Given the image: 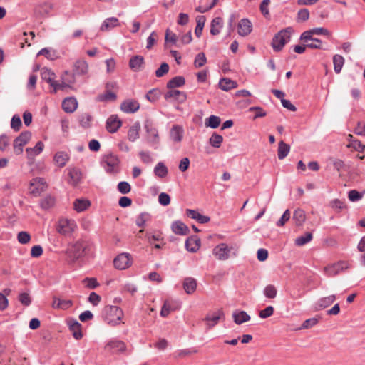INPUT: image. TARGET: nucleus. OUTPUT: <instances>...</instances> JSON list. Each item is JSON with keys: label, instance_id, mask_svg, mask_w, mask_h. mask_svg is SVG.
Masks as SVG:
<instances>
[{"label": "nucleus", "instance_id": "nucleus-13", "mask_svg": "<svg viewBox=\"0 0 365 365\" xmlns=\"http://www.w3.org/2000/svg\"><path fill=\"white\" fill-rule=\"evenodd\" d=\"M41 75L43 80L46 81L53 88L55 93V87L57 86V81L55 80L56 74L47 68H43L41 71Z\"/></svg>", "mask_w": 365, "mask_h": 365}, {"label": "nucleus", "instance_id": "nucleus-57", "mask_svg": "<svg viewBox=\"0 0 365 365\" xmlns=\"http://www.w3.org/2000/svg\"><path fill=\"white\" fill-rule=\"evenodd\" d=\"M222 142V137L220 135L214 133L210 138V143L215 148H219Z\"/></svg>", "mask_w": 365, "mask_h": 365}, {"label": "nucleus", "instance_id": "nucleus-38", "mask_svg": "<svg viewBox=\"0 0 365 365\" xmlns=\"http://www.w3.org/2000/svg\"><path fill=\"white\" fill-rule=\"evenodd\" d=\"M185 83V81L182 76H175L168 82L167 87L169 89H174L182 86Z\"/></svg>", "mask_w": 365, "mask_h": 365}, {"label": "nucleus", "instance_id": "nucleus-41", "mask_svg": "<svg viewBox=\"0 0 365 365\" xmlns=\"http://www.w3.org/2000/svg\"><path fill=\"white\" fill-rule=\"evenodd\" d=\"M290 150V146L285 143L284 141H280L279 143L277 155L279 159L282 160L289 153Z\"/></svg>", "mask_w": 365, "mask_h": 365}, {"label": "nucleus", "instance_id": "nucleus-37", "mask_svg": "<svg viewBox=\"0 0 365 365\" xmlns=\"http://www.w3.org/2000/svg\"><path fill=\"white\" fill-rule=\"evenodd\" d=\"M106 348H109L118 351H124L126 349L125 344L120 340H113L106 344Z\"/></svg>", "mask_w": 365, "mask_h": 365}, {"label": "nucleus", "instance_id": "nucleus-31", "mask_svg": "<svg viewBox=\"0 0 365 365\" xmlns=\"http://www.w3.org/2000/svg\"><path fill=\"white\" fill-rule=\"evenodd\" d=\"M197 287V281L192 277H187L183 282V288L188 294H192Z\"/></svg>", "mask_w": 365, "mask_h": 365}, {"label": "nucleus", "instance_id": "nucleus-1", "mask_svg": "<svg viewBox=\"0 0 365 365\" xmlns=\"http://www.w3.org/2000/svg\"><path fill=\"white\" fill-rule=\"evenodd\" d=\"M78 229V225L73 219L61 217L56 222V230L61 235L71 236Z\"/></svg>", "mask_w": 365, "mask_h": 365}, {"label": "nucleus", "instance_id": "nucleus-58", "mask_svg": "<svg viewBox=\"0 0 365 365\" xmlns=\"http://www.w3.org/2000/svg\"><path fill=\"white\" fill-rule=\"evenodd\" d=\"M118 190L122 194H127L130 192L131 187L128 182L122 181L118 184Z\"/></svg>", "mask_w": 365, "mask_h": 365}, {"label": "nucleus", "instance_id": "nucleus-46", "mask_svg": "<svg viewBox=\"0 0 365 365\" xmlns=\"http://www.w3.org/2000/svg\"><path fill=\"white\" fill-rule=\"evenodd\" d=\"M156 176L165 178L168 174V168L163 163H158L154 168Z\"/></svg>", "mask_w": 365, "mask_h": 365}, {"label": "nucleus", "instance_id": "nucleus-29", "mask_svg": "<svg viewBox=\"0 0 365 365\" xmlns=\"http://www.w3.org/2000/svg\"><path fill=\"white\" fill-rule=\"evenodd\" d=\"M186 213L189 217L196 220L200 223L205 224L210 221L209 217L202 215L194 210L187 209Z\"/></svg>", "mask_w": 365, "mask_h": 365}, {"label": "nucleus", "instance_id": "nucleus-8", "mask_svg": "<svg viewBox=\"0 0 365 365\" xmlns=\"http://www.w3.org/2000/svg\"><path fill=\"white\" fill-rule=\"evenodd\" d=\"M75 82L74 76L68 71H65L61 76V80L57 81V86L55 87V93L58 90H65L67 88H71V85Z\"/></svg>", "mask_w": 365, "mask_h": 365}, {"label": "nucleus", "instance_id": "nucleus-43", "mask_svg": "<svg viewBox=\"0 0 365 365\" xmlns=\"http://www.w3.org/2000/svg\"><path fill=\"white\" fill-rule=\"evenodd\" d=\"M293 219L297 225H302L306 220L304 211L301 209L296 210L294 212Z\"/></svg>", "mask_w": 365, "mask_h": 365}, {"label": "nucleus", "instance_id": "nucleus-14", "mask_svg": "<svg viewBox=\"0 0 365 365\" xmlns=\"http://www.w3.org/2000/svg\"><path fill=\"white\" fill-rule=\"evenodd\" d=\"M252 24L247 19H242L237 25V32L242 36H246L251 33Z\"/></svg>", "mask_w": 365, "mask_h": 365}, {"label": "nucleus", "instance_id": "nucleus-62", "mask_svg": "<svg viewBox=\"0 0 365 365\" xmlns=\"http://www.w3.org/2000/svg\"><path fill=\"white\" fill-rule=\"evenodd\" d=\"M150 220V215L148 213L140 214L136 219V224L138 227H144L145 222Z\"/></svg>", "mask_w": 365, "mask_h": 365}, {"label": "nucleus", "instance_id": "nucleus-24", "mask_svg": "<svg viewBox=\"0 0 365 365\" xmlns=\"http://www.w3.org/2000/svg\"><path fill=\"white\" fill-rule=\"evenodd\" d=\"M146 132L148 133V142L157 144L159 142V136L158 130L152 125L146 124L145 126Z\"/></svg>", "mask_w": 365, "mask_h": 365}, {"label": "nucleus", "instance_id": "nucleus-19", "mask_svg": "<svg viewBox=\"0 0 365 365\" xmlns=\"http://www.w3.org/2000/svg\"><path fill=\"white\" fill-rule=\"evenodd\" d=\"M82 173L78 168H72L68 169V182L72 185H77L81 180Z\"/></svg>", "mask_w": 365, "mask_h": 365}, {"label": "nucleus", "instance_id": "nucleus-2", "mask_svg": "<svg viewBox=\"0 0 365 365\" xmlns=\"http://www.w3.org/2000/svg\"><path fill=\"white\" fill-rule=\"evenodd\" d=\"M105 321L110 326H116L121 322L123 312L116 306H106L103 310Z\"/></svg>", "mask_w": 365, "mask_h": 365}, {"label": "nucleus", "instance_id": "nucleus-7", "mask_svg": "<svg viewBox=\"0 0 365 365\" xmlns=\"http://www.w3.org/2000/svg\"><path fill=\"white\" fill-rule=\"evenodd\" d=\"M114 267L120 270H123L132 264V258L128 253H121L113 260Z\"/></svg>", "mask_w": 365, "mask_h": 365}, {"label": "nucleus", "instance_id": "nucleus-64", "mask_svg": "<svg viewBox=\"0 0 365 365\" xmlns=\"http://www.w3.org/2000/svg\"><path fill=\"white\" fill-rule=\"evenodd\" d=\"M19 302L24 306H29L31 303V299L28 293H21L19 295Z\"/></svg>", "mask_w": 365, "mask_h": 365}, {"label": "nucleus", "instance_id": "nucleus-45", "mask_svg": "<svg viewBox=\"0 0 365 365\" xmlns=\"http://www.w3.org/2000/svg\"><path fill=\"white\" fill-rule=\"evenodd\" d=\"M334 68L336 73H340L344 63V58L340 55H334L333 57Z\"/></svg>", "mask_w": 365, "mask_h": 365}, {"label": "nucleus", "instance_id": "nucleus-61", "mask_svg": "<svg viewBox=\"0 0 365 365\" xmlns=\"http://www.w3.org/2000/svg\"><path fill=\"white\" fill-rule=\"evenodd\" d=\"M347 147L348 148H353L355 150L359 151V152H363L364 148H365V145H364L358 140H352L351 142H350L348 144Z\"/></svg>", "mask_w": 365, "mask_h": 365}, {"label": "nucleus", "instance_id": "nucleus-11", "mask_svg": "<svg viewBox=\"0 0 365 365\" xmlns=\"http://www.w3.org/2000/svg\"><path fill=\"white\" fill-rule=\"evenodd\" d=\"M164 97L166 100L172 99L180 103H184L187 99V95L185 92L175 89H170L165 93Z\"/></svg>", "mask_w": 365, "mask_h": 365}, {"label": "nucleus", "instance_id": "nucleus-33", "mask_svg": "<svg viewBox=\"0 0 365 365\" xmlns=\"http://www.w3.org/2000/svg\"><path fill=\"white\" fill-rule=\"evenodd\" d=\"M119 25L118 19L115 17H110L106 19L101 26V30L103 31H107L111 29L116 27Z\"/></svg>", "mask_w": 365, "mask_h": 365}, {"label": "nucleus", "instance_id": "nucleus-59", "mask_svg": "<svg viewBox=\"0 0 365 365\" xmlns=\"http://www.w3.org/2000/svg\"><path fill=\"white\" fill-rule=\"evenodd\" d=\"M38 56H44L48 59L53 60L56 58V53L54 51H52L49 48H45L41 49L38 53Z\"/></svg>", "mask_w": 365, "mask_h": 365}, {"label": "nucleus", "instance_id": "nucleus-39", "mask_svg": "<svg viewBox=\"0 0 365 365\" xmlns=\"http://www.w3.org/2000/svg\"><path fill=\"white\" fill-rule=\"evenodd\" d=\"M232 317L235 322L237 324L249 321L250 319V317L244 311L235 312L233 313Z\"/></svg>", "mask_w": 365, "mask_h": 365}, {"label": "nucleus", "instance_id": "nucleus-3", "mask_svg": "<svg viewBox=\"0 0 365 365\" xmlns=\"http://www.w3.org/2000/svg\"><path fill=\"white\" fill-rule=\"evenodd\" d=\"M292 29L290 27L280 31L275 35L272 40V47L274 51H279L284 47L286 43L290 40Z\"/></svg>", "mask_w": 365, "mask_h": 365}, {"label": "nucleus", "instance_id": "nucleus-28", "mask_svg": "<svg viewBox=\"0 0 365 365\" xmlns=\"http://www.w3.org/2000/svg\"><path fill=\"white\" fill-rule=\"evenodd\" d=\"M171 229L177 235H185L189 232V228L180 221L174 222L171 225Z\"/></svg>", "mask_w": 365, "mask_h": 365}, {"label": "nucleus", "instance_id": "nucleus-56", "mask_svg": "<svg viewBox=\"0 0 365 365\" xmlns=\"http://www.w3.org/2000/svg\"><path fill=\"white\" fill-rule=\"evenodd\" d=\"M264 295L269 299H273L277 295V289L274 285H267L264 290Z\"/></svg>", "mask_w": 365, "mask_h": 365}, {"label": "nucleus", "instance_id": "nucleus-23", "mask_svg": "<svg viewBox=\"0 0 365 365\" xmlns=\"http://www.w3.org/2000/svg\"><path fill=\"white\" fill-rule=\"evenodd\" d=\"M43 148L44 144L41 141H38L34 148H26V153L28 159L29 160H33L36 155H39L43 151Z\"/></svg>", "mask_w": 365, "mask_h": 365}, {"label": "nucleus", "instance_id": "nucleus-40", "mask_svg": "<svg viewBox=\"0 0 365 365\" xmlns=\"http://www.w3.org/2000/svg\"><path fill=\"white\" fill-rule=\"evenodd\" d=\"M223 20L220 17L215 18L211 24L210 33L212 35H217L220 33V29L222 27Z\"/></svg>", "mask_w": 365, "mask_h": 365}, {"label": "nucleus", "instance_id": "nucleus-60", "mask_svg": "<svg viewBox=\"0 0 365 365\" xmlns=\"http://www.w3.org/2000/svg\"><path fill=\"white\" fill-rule=\"evenodd\" d=\"M158 39V35L155 31H153L150 35L148 36L147 39V46L146 48L148 49L152 48V47L154 46V44L156 43V41Z\"/></svg>", "mask_w": 365, "mask_h": 365}, {"label": "nucleus", "instance_id": "nucleus-52", "mask_svg": "<svg viewBox=\"0 0 365 365\" xmlns=\"http://www.w3.org/2000/svg\"><path fill=\"white\" fill-rule=\"evenodd\" d=\"M160 96V91L158 89L154 88L150 90L146 94V98L150 102H155Z\"/></svg>", "mask_w": 365, "mask_h": 365}, {"label": "nucleus", "instance_id": "nucleus-20", "mask_svg": "<svg viewBox=\"0 0 365 365\" xmlns=\"http://www.w3.org/2000/svg\"><path fill=\"white\" fill-rule=\"evenodd\" d=\"M69 329L75 339L79 340L83 337L81 324L76 320H71L68 322Z\"/></svg>", "mask_w": 365, "mask_h": 365}, {"label": "nucleus", "instance_id": "nucleus-44", "mask_svg": "<svg viewBox=\"0 0 365 365\" xmlns=\"http://www.w3.org/2000/svg\"><path fill=\"white\" fill-rule=\"evenodd\" d=\"M206 21L205 16H198L196 18L197 26L195 29V34L197 37H200L202 34L203 27Z\"/></svg>", "mask_w": 365, "mask_h": 365}, {"label": "nucleus", "instance_id": "nucleus-16", "mask_svg": "<svg viewBox=\"0 0 365 365\" xmlns=\"http://www.w3.org/2000/svg\"><path fill=\"white\" fill-rule=\"evenodd\" d=\"M122 123L117 115L110 116L106 121V129L110 133H115L121 126Z\"/></svg>", "mask_w": 365, "mask_h": 365}, {"label": "nucleus", "instance_id": "nucleus-15", "mask_svg": "<svg viewBox=\"0 0 365 365\" xmlns=\"http://www.w3.org/2000/svg\"><path fill=\"white\" fill-rule=\"evenodd\" d=\"M139 108L140 104L135 100H127L123 101L120 105L121 110L127 113H135Z\"/></svg>", "mask_w": 365, "mask_h": 365}, {"label": "nucleus", "instance_id": "nucleus-9", "mask_svg": "<svg viewBox=\"0 0 365 365\" xmlns=\"http://www.w3.org/2000/svg\"><path fill=\"white\" fill-rule=\"evenodd\" d=\"M47 184L44 179L36 178L33 179L30 182L29 192L35 196L39 195L42 192L45 191Z\"/></svg>", "mask_w": 365, "mask_h": 365}, {"label": "nucleus", "instance_id": "nucleus-47", "mask_svg": "<svg viewBox=\"0 0 365 365\" xmlns=\"http://www.w3.org/2000/svg\"><path fill=\"white\" fill-rule=\"evenodd\" d=\"M312 239L311 232H306L304 235L300 236L295 240V244L298 246H302L310 242Z\"/></svg>", "mask_w": 365, "mask_h": 365}, {"label": "nucleus", "instance_id": "nucleus-25", "mask_svg": "<svg viewBox=\"0 0 365 365\" xmlns=\"http://www.w3.org/2000/svg\"><path fill=\"white\" fill-rule=\"evenodd\" d=\"M72 305L73 302L71 300L61 299L58 297L53 298L52 307L54 309H61L63 310H66L72 307Z\"/></svg>", "mask_w": 365, "mask_h": 365}, {"label": "nucleus", "instance_id": "nucleus-48", "mask_svg": "<svg viewBox=\"0 0 365 365\" xmlns=\"http://www.w3.org/2000/svg\"><path fill=\"white\" fill-rule=\"evenodd\" d=\"M365 194V190H363L361 192H359V191L356 190H350L348 193V197L349 200L351 202H356L359 200H361L364 195Z\"/></svg>", "mask_w": 365, "mask_h": 365}, {"label": "nucleus", "instance_id": "nucleus-27", "mask_svg": "<svg viewBox=\"0 0 365 365\" xmlns=\"http://www.w3.org/2000/svg\"><path fill=\"white\" fill-rule=\"evenodd\" d=\"M185 247L188 251L195 252L200 247V240L197 237H190L186 240Z\"/></svg>", "mask_w": 365, "mask_h": 365}, {"label": "nucleus", "instance_id": "nucleus-10", "mask_svg": "<svg viewBox=\"0 0 365 365\" xmlns=\"http://www.w3.org/2000/svg\"><path fill=\"white\" fill-rule=\"evenodd\" d=\"M85 246L82 242H76L68 249L67 254L68 257L73 262L77 260L83 255Z\"/></svg>", "mask_w": 365, "mask_h": 365}, {"label": "nucleus", "instance_id": "nucleus-26", "mask_svg": "<svg viewBox=\"0 0 365 365\" xmlns=\"http://www.w3.org/2000/svg\"><path fill=\"white\" fill-rule=\"evenodd\" d=\"M88 64L85 60H78L74 63L73 71L78 75H85L88 73Z\"/></svg>", "mask_w": 365, "mask_h": 365}, {"label": "nucleus", "instance_id": "nucleus-63", "mask_svg": "<svg viewBox=\"0 0 365 365\" xmlns=\"http://www.w3.org/2000/svg\"><path fill=\"white\" fill-rule=\"evenodd\" d=\"M169 71V66L167 63H163L160 68L156 70L155 75L157 77H162Z\"/></svg>", "mask_w": 365, "mask_h": 365}, {"label": "nucleus", "instance_id": "nucleus-53", "mask_svg": "<svg viewBox=\"0 0 365 365\" xmlns=\"http://www.w3.org/2000/svg\"><path fill=\"white\" fill-rule=\"evenodd\" d=\"M55 204V199L53 197L47 196L41 202V206L43 209H49Z\"/></svg>", "mask_w": 365, "mask_h": 365}, {"label": "nucleus", "instance_id": "nucleus-32", "mask_svg": "<svg viewBox=\"0 0 365 365\" xmlns=\"http://www.w3.org/2000/svg\"><path fill=\"white\" fill-rule=\"evenodd\" d=\"M140 130V125L139 123H134L130 127L128 131V138L130 141L134 142L139 138V132Z\"/></svg>", "mask_w": 365, "mask_h": 365}, {"label": "nucleus", "instance_id": "nucleus-55", "mask_svg": "<svg viewBox=\"0 0 365 365\" xmlns=\"http://www.w3.org/2000/svg\"><path fill=\"white\" fill-rule=\"evenodd\" d=\"M207 58L205 53H200L195 57L194 65L196 68H200L205 64Z\"/></svg>", "mask_w": 365, "mask_h": 365}, {"label": "nucleus", "instance_id": "nucleus-30", "mask_svg": "<svg viewBox=\"0 0 365 365\" xmlns=\"http://www.w3.org/2000/svg\"><path fill=\"white\" fill-rule=\"evenodd\" d=\"M69 160L68 155L63 151L57 152L53 158V161L58 166L62 168L66 165Z\"/></svg>", "mask_w": 365, "mask_h": 365}, {"label": "nucleus", "instance_id": "nucleus-36", "mask_svg": "<svg viewBox=\"0 0 365 365\" xmlns=\"http://www.w3.org/2000/svg\"><path fill=\"white\" fill-rule=\"evenodd\" d=\"M90 205V202L84 199H76L73 202L74 210L78 212L86 210Z\"/></svg>", "mask_w": 365, "mask_h": 365}, {"label": "nucleus", "instance_id": "nucleus-35", "mask_svg": "<svg viewBox=\"0 0 365 365\" xmlns=\"http://www.w3.org/2000/svg\"><path fill=\"white\" fill-rule=\"evenodd\" d=\"M115 87H116L115 83H108L106 85L107 91H106V93L103 95L100 96V100L101 101H115L116 98V95L114 92L110 91L109 90V88H114Z\"/></svg>", "mask_w": 365, "mask_h": 365}, {"label": "nucleus", "instance_id": "nucleus-17", "mask_svg": "<svg viewBox=\"0 0 365 365\" xmlns=\"http://www.w3.org/2000/svg\"><path fill=\"white\" fill-rule=\"evenodd\" d=\"M184 135V130L181 125H175L170 130V138L174 143L182 141Z\"/></svg>", "mask_w": 365, "mask_h": 365}, {"label": "nucleus", "instance_id": "nucleus-18", "mask_svg": "<svg viewBox=\"0 0 365 365\" xmlns=\"http://www.w3.org/2000/svg\"><path fill=\"white\" fill-rule=\"evenodd\" d=\"M78 107L77 100L73 97L65 98L62 102V108L66 113L74 112Z\"/></svg>", "mask_w": 365, "mask_h": 365}, {"label": "nucleus", "instance_id": "nucleus-42", "mask_svg": "<svg viewBox=\"0 0 365 365\" xmlns=\"http://www.w3.org/2000/svg\"><path fill=\"white\" fill-rule=\"evenodd\" d=\"M220 118L216 115H211L205 120V126L211 128H217L220 125Z\"/></svg>", "mask_w": 365, "mask_h": 365}, {"label": "nucleus", "instance_id": "nucleus-49", "mask_svg": "<svg viewBox=\"0 0 365 365\" xmlns=\"http://www.w3.org/2000/svg\"><path fill=\"white\" fill-rule=\"evenodd\" d=\"M17 240L20 244H28L31 241V235L28 232L21 231L17 235Z\"/></svg>", "mask_w": 365, "mask_h": 365}, {"label": "nucleus", "instance_id": "nucleus-54", "mask_svg": "<svg viewBox=\"0 0 365 365\" xmlns=\"http://www.w3.org/2000/svg\"><path fill=\"white\" fill-rule=\"evenodd\" d=\"M309 18V11L307 9H301L297 16V21L299 22L306 21Z\"/></svg>", "mask_w": 365, "mask_h": 365}, {"label": "nucleus", "instance_id": "nucleus-51", "mask_svg": "<svg viewBox=\"0 0 365 365\" xmlns=\"http://www.w3.org/2000/svg\"><path fill=\"white\" fill-rule=\"evenodd\" d=\"M175 309L169 302L165 301L160 310V316L166 317L171 311H174Z\"/></svg>", "mask_w": 365, "mask_h": 365}, {"label": "nucleus", "instance_id": "nucleus-6", "mask_svg": "<svg viewBox=\"0 0 365 365\" xmlns=\"http://www.w3.org/2000/svg\"><path fill=\"white\" fill-rule=\"evenodd\" d=\"M102 163L106 172L113 173L116 171L119 160L117 155L109 153L103 156Z\"/></svg>", "mask_w": 365, "mask_h": 365}, {"label": "nucleus", "instance_id": "nucleus-22", "mask_svg": "<svg viewBox=\"0 0 365 365\" xmlns=\"http://www.w3.org/2000/svg\"><path fill=\"white\" fill-rule=\"evenodd\" d=\"M144 65V58L141 56H135L129 61V67L135 72L143 69Z\"/></svg>", "mask_w": 365, "mask_h": 365}, {"label": "nucleus", "instance_id": "nucleus-34", "mask_svg": "<svg viewBox=\"0 0 365 365\" xmlns=\"http://www.w3.org/2000/svg\"><path fill=\"white\" fill-rule=\"evenodd\" d=\"M336 299L335 295L321 298L317 303V309H323L330 306Z\"/></svg>", "mask_w": 365, "mask_h": 365}, {"label": "nucleus", "instance_id": "nucleus-4", "mask_svg": "<svg viewBox=\"0 0 365 365\" xmlns=\"http://www.w3.org/2000/svg\"><path fill=\"white\" fill-rule=\"evenodd\" d=\"M31 134L29 131L21 133L14 140L13 143L14 152L16 155H20L23 152V148L31 139Z\"/></svg>", "mask_w": 365, "mask_h": 365}, {"label": "nucleus", "instance_id": "nucleus-21", "mask_svg": "<svg viewBox=\"0 0 365 365\" xmlns=\"http://www.w3.org/2000/svg\"><path fill=\"white\" fill-rule=\"evenodd\" d=\"M222 316H224V315L220 311H218L217 312L207 314L205 317V321L207 322V329H211L215 324H217L219 322V321L221 319Z\"/></svg>", "mask_w": 365, "mask_h": 365}, {"label": "nucleus", "instance_id": "nucleus-12", "mask_svg": "<svg viewBox=\"0 0 365 365\" xmlns=\"http://www.w3.org/2000/svg\"><path fill=\"white\" fill-rule=\"evenodd\" d=\"M212 255L218 260H226L228 258V246L225 243H221L212 250Z\"/></svg>", "mask_w": 365, "mask_h": 365}, {"label": "nucleus", "instance_id": "nucleus-50", "mask_svg": "<svg viewBox=\"0 0 365 365\" xmlns=\"http://www.w3.org/2000/svg\"><path fill=\"white\" fill-rule=\"evenodd\" d=\"M92 116L88 113H83L79 116V122L84 128H88L91 125Z\"/></svg>", "mask_w": 365, "mask_h": 365}, {"label": "nucleus", "instance_id": "nucleus-5", "mask_svg": "<svg viewBox=\"0 0 365 365\" xmlns=\"http://www.w3.org/2000/svg\"><path fill=\"white\" fill-rule=\"evenodd\" d=\"M349 268V264L346 261H339L336 263L329 264L324 268V272L330 277L335 276Z\"/></svg>", "mask_w": 365, "mask_h": 365}]
</instances>
